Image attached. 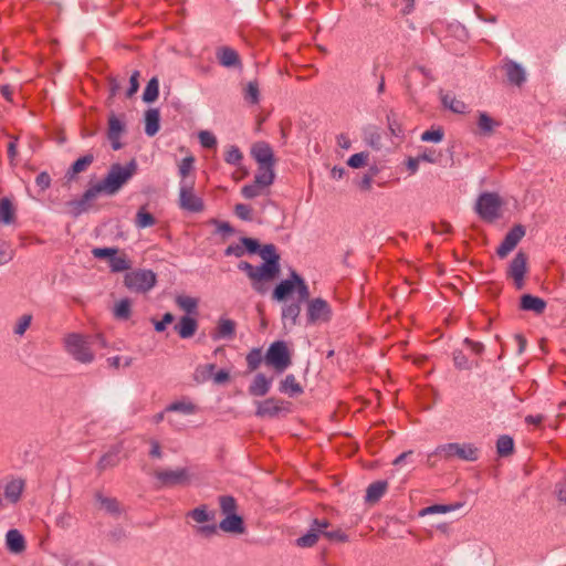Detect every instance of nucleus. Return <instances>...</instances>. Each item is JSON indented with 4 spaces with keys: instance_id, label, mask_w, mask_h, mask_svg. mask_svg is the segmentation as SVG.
Here are the masks:
<instances>
[{
    "instance_id": "f257e3e1",
    "label": "nucleus",
    "mask_w": 566,
    "mask_h": 566,
    "mask_svg": "<svg viewBox=\"0 0 566 566\" xmlns=\"http://www.w3.org/2000/svg\"><path fill=\"white\" fill-rule=\"evenodd\" d=\"M136 171L137 164L134 159L126 166L113 164L106 176L99 182L86 189L80 199L69 202L72 214L77 217L86 212L92 207V201L102 193L107 196L116 195Z\"/></svg>"
},
{
    "instance_id": "f03ea898",
    "label": "nucleus",
    "mask_w": 566,
    "mask_h": 566,
    "mask_svg": "<svg viewBox=\"0 0 566 566\" xmlns=\"http://www.w3.org/2000/svg\"><path fill=\"white\" fill-rule=\"evenodd\" d=\"M258 253L264 260L262 265L254 266L247 261H241L238 268L245 272L254 290L263 292L262 283L272 281L280 273V254L273 244H265L259 249Z\"/></svg>"
},
{
    "instance_id": "7ed1b4c3",
    "label": "nucleus",
    "mask_w": 566,
    "mask_h": 566,
    "mask_svg": "<svg viewBox=\"0 0 566 566\" xmlns=\"http://www.w3.org/2000/svg\"><path fill=\"white\" fill-rule=\"evenodd\" d=\"M65 350L77 361L82 364H90L94 360L95 354L92 350L93 344H98L99 347H106V340L102 334L94 336H84L78 333L67 334L64 339Z\"/></svg>"
},
{
    "instance_id": "20e7f679",
    "label": "nucleus",
    "mask_w": 566,
    "mask_h": 566,
    "mask_svg": "<svg viewBox=\"0 0 566 566\" xmlns=\"http://www.w3.org/2000/svg\"><path fill=\"white\" fill-rule=\"evenodd\" d=\"M310 297L306 282L293 270L285 279V318L296 321L301 313V304Z\"/></svg>"
},
{
    "instance_id": "39448f33",
    "label": "nucleus",
    "mask_w": 566,
    "mask_h": 566,
    "mask_svg": "<svg viewBox=\"0 0 566 566\" xmlns=\"http://www.w3.org/2000/svg\"><path fill=\"white\" fill-rule=\"evenodd\" d=\"M245 359L249 373L256 370L261 364L273 373H280L283 370V340L274 342L264 356L260 348H253Z\"/></svg>"
},
{
    "instance_id": "423d86ee",
    "label": "nucleus",
    "mask_w": 566,
    "mask_h": 566,
    "mask_svg": "<svg viewBox=\"0 0 566 566\" xmlns=\"http://www.w3.org/2000/svg\"><path fill=\"white\" fill-rule=\"evenodd\" d=\"M503 201L495 192H483L475 202L474 210L479 217L486 221L493 222L501 217Z\"/></svg>"
},
{
    "instance_id": "0eeeda50",
    "label": "nucleus",
    "mask_w": 566,
    "mask_h": 566,
    "mask_svg": "<svg viewBox=\"0 0 566 566\" xmlns=\"http://www.w3.org/2000/svg\"><path fill=\"white\" fill-rule=\"evenodd\" d=\"M431 455H437L444 460L459 458L464 461H475L478 459V449L471 443H447L437 447Z\"/></svg>"
},
{
    "instance_id": "6e6552de",
    "label": "nucleus",
    "mask_w": 566,
    "mask_h": 566,
    "mask_svg": "<svg viewBox=\"0 0 566 566\" xmlns=\"http://www.w3.org/2000/svg\"><path fill=\"white\" fill-rule=\"evenodd\" d=\"M157 282V276L151 270H134L127 272L124 277V284L130 291L146 293L151 290Z\"/></svg>"
},
{
    "instance_id": "1a4fd4ad",
    "label": "nucleus",
    "mask_w": 566,
    "mask_h": 566,
    "mask_svg": "<svg viewBox=\"0 0 566 566\" xmlns=\"http://www.w3.org/2000/svg\"><path fill=\"white\" fill-rule=\"evenodd\" d=\"M154 476L161 488H174L177 485H188L191 480V474L187 468H179L176 470L163 469L156 470Z\"/></svg>"
},
{
    "instance_id": "9d476101",
    "label": "nucleus",
    "mask_w": 566,
    "mask_h": 566,
    "mask_svg": "<svg viewBox=\"0 0 566 566\" xmlns=\"http://www.w3.org/2000/svg\"><path fill=\"white\" fill-rule=\"evenodd\" d=\"M179 207L189 212H201L203 200L195 193V180L181 181L179 189Z\"/></svg>"
},
{
    "instance_id": "9b49d317",
    "label": "nucleus",
    "mask_w": 566,
    "mask_h": 566,
    "mask_svg": "<svg viewBox=\"0 0 566 566\" xmlns=\"http://www.w3.org/2000/svg\"><path fill=\"white\" fill-rule=\"evenodd\" d=\"M332 318V308L329 304L321 298L316 297L310 300L306 305V321L310 325H321L329 322Z\"/></svg>"
},
{
    "instance_id": "f8f14e48",
    "label": "nucleus",
    "mask_w": 566,
    "mask_h": 566,
    "mask_svg": "<svg viewBox=\"0 0 566 566\" xmlns=\"http://www.w3.org/2000/svg\"><path fill=\"white\" fill-rule=\"evenodd\" d=\"M273 170L264 169L263 171H258L253 182L243 186L241 189V193L247 199H253L255 197H259L263 192V190L273 182Z\"/></svg>"
},
{
    "instance_id": "ddd939ff",
    "label": "nucleus",
    "mask_w": 566,
    "mask_h": 566,
    "mask_svg": "<svg viewBox=\"0 0 566 566\" xmlns=\"http://www.w3.org/2000/svg\"><path fill=\"white\" fill-rule=\"evenodd\" d=\"M527 271V256L524 252H517L507 269V276L514 281L517 290L524 287V276Z\"/></svg>"
},
{
    "instance_id": "4468645a",
    "label": "nucleus",
    "mask_w": 566,
    "mask_h": 566,
    "mask_svg": "<svg viewBox=\"0 0 566 566\" xmlns=\"http://www.w3.org/2000/svg\"><path fill=\"white\" fill-rule=\"evenodd\" d=\"M324 527H329V522L326 518H314L306 534L296 539V545L300 547L314 546L322 536Z\"/></svg>"
},
{
    "instance_id": "2eb2a0df",
    "label": "nucleus",
    "mask_w": 566,
    "mask_h": 566,
    "mask_svg": "<svg viewBox=\"0 0 566 566\" xmlns=\"http://www.w3.org/2000/svg\"><path fill=\"white\" fill-rule=\"evenodd\" d=\"M525 235V229L523 226L517 224L514 226L504 237L502 243L499 245L496 253L497 255L503 259L505 258L510 252H512L515 247L518 244V242L523 239Z\"/></svg>"
},
{
    "instance_id": "dca6fc26",
    "label": "nucleus",
    "mask_w": 566,
    "mask_h": 566,
    "mask_svg": "<svg viewBox=\"0 0 566 566\" xmlns=\"http://www.w3.org/2000/svg\"><path fill=\"white\" fill-rule=\"evenodd\" d=\"M251 154L259 163L258 171L264 169L273 170V153L271 147L265 143H256L252 146Z\"/></svg>"
},
{
    "instance_id": "f3484780",
    "label": "nucleus",
    "mask_w": 566,
    "mask_h": 566,
    "mask_svg": "<svg viewBox=\"0 0 566 566\" xmlns=\"http://www.w3.org/2000/svg\"><path fill=\"white\" fill-rule=\"evenodd\" d=\"M122 446H113L106 453H104L96 464L98 473H103L108 469L117 467L120 462Z\"/></svg>"
},
{
    "instance_id": "a211bd4d",
    "label": "nucleus",
    "mask_w": 566,
    "mask_h": 566,
    "mask_svg": "<svg viewBox=\"0 0 566 566\" xmlns=\"http://www.w3.org/2000/svg\"><path fill=\"white\" fill-rule=\"evenodd\" d=\"M273 374V371L270 376H266L264 373L256 374L252 384L249 386V394L255 397L265 396L270 390Z\"/></svg>"
},
{
    "instance_id": "6ab92c4d",
    "label": "nucleus",
    "mask_w": 566,
    "mask_h": 566,
    "mask_svg": "<svg viewBox=\"0 0 566 566\" xmlns=\"http://www.w3.org/2000/svg\"><path fill=\"white\" fill-rule=\"evenodd\" d=\"M24 488H25L24 480H22L20 478L10 479L3 488L4 499L8 502L13 503V504L19 502Z\"/></svg>"
},
{
    "instance_id": "aec40b11",
    "label": "nucleus",
    "mask_w": 566,
    "mask_h": 566,
    "mask_svg": "<svg viewBox=\"0 0 566 566\" xmlns=\"http://www.w3.org/2000/svg\"><path fill=\"white\" fill-rule=\"evenodd\" d=\"M124 124L115 115H112L108 118L107 137L114 150H118L123 147L122 143L119 142V138L120 135L124 133Z\"/></svg>"
},
{
    "instance_id": "412c9836",
    "label": "nucleus",
    "mask_w": 566,
    "mask_h": 566,
    "mask_svg": "<svg viewBox=\"0 0 566 566\" xmlns=\"http://www.w3.org/2000/svg\"><path fill=\"white\" fill-rule=\"evenodd\" d=\"M503 67H504L506 77L511 84L521 86L522 84L525 83L526 72L521 64H518L514 61H509L504 64Z\"/></svg>"
},
{
    "instance_id": "4be33fe9",
    "label": "nucleus",
    "mask_w": 566,
    "mask_h": 566,
    "mask_svg": "<svg viewBox=\"0 0 566 566\" xmlns=\"http://www.w3.org/2000/svg\"><path fill=\"white\" fill-rule=\"evenodd\" d=\"M174 329L179 335V337L184 339L190 338L196 334L198 329V322L196 318L185 315L174 326Z\"/></svg>"
},
{
    "instance_id": "5701e85b",
    "label": "nucleus",
    "mask_w": 566,
    "mask_h": 566,
    "mask_svg": "<svg viewBox=\"0 0 566 566\" xmlns=\"http://www.w3.org/2000/svg\"><path fill=\"white\" fill-rule=\"evenodd\" d=\"M94 156L93 154H86L75 160L69 170L65 174V178L67 181L75 179L76 175L87 170V168L93 164Z\"/></svg>"
},
{
    "instance_id": "b1692460",
    "label": "nucleus",
    "mask_w": 566,
    "mask_h": 566,
    "mask_svg": "<svg viewBox=\"0 0 566 566\" xmlns=\"http://www.w3.org/2000/svg\"><path fill=\"white\" fill-rule=\"evenodd\" d=\"M219 527L227 533L242 534L244 532L243 520L237 513L227 515L220 522Z\"/></svg>"
},
{
    "instance_id": "393cba45",
    "label": "nucleus",
    "mask_w": 566,
    "mask_h": 566,
    "mask_svg": "<svg viewBox=\"0 0 566 566\" xmlns=\"http://www.w3.org/2000/svg\"><path fill=\"white\" fill-rule=\"evenodd\" d=\"M520 306L523 311H530L536 314H542L546 308V302L538 296L524 294L521 297Z\"/></svg>"
},
{
    "instance_id": "a878e982",
    "label": "nucleus",
    "mask_w": 566,
    "mask_h": 566,
    "mask_svg": "<svg viewBox=\"0 0 566 566\" xmlns=\"http://www.w3.org/2000/svg\"><path fill=\"white\" fill-rule=\"evenodd\" d=\"M94 497L99 504V507L106 513L111 515H119L122 513V506L117 499L105 496L102 492H96Z\"/></svg>"
},
{
    "instance_id": "bb28decb",
    "label": "nucleus",
    "mask_w": 566,
    "mask_h": 566,
    "mask_svg": "<svg viewBox=\"0 0 566 566\" xmlns=\"http://www.w3.org/2000/svg\"><path fill=\"white\" fill-rule=\"evenodd\" d=\"M8 549L13 554H20L25 549V541L18 530H10L6 535Z\"/></svg>"
},
{
    "instance_id": "cd10ccee",
    "label": "nucleus",
    "mask_w": 566,
    "mask_h": 566,
    "mask_svg": "<svg viewBox=\"0 0 566 566\" xmlns=\"http://www.w3.org/2000/svg\"><path fill=\"white\" fill-rule=\"evenodd\" d=\"M160 113L157 108H149L145 113V133L153 137L160 128Z\"/></svg>"
},
{
    "instance_id": "c85d7f7f",
    "label": "nucleus",
    "mask_w": 566,
    "mask_h": 566,
    "mask_svg": "<svg viewBox=\"0 0 566 566\" xmlns=\"http://www.w3.org/2000/svg\"><path fill=\"white\" fill-rule=\"evenodd\" d=\"M281 411V405L279 400L273 398L258 402L256 416L259 417H275Z\"/></svg>"
},
{
    "instance_id": "c756f323",
    "label": "nucleus",
    "mask_w": 566,
    "mask_h": 566,
    "mask_svg": "<svg viewBox=\"0 0 566 566\" xmlns=\"http://www.w3.org/2000/svg\"><path fill=\"white\" fill-rule=\"evenodd\" d=\"M217 56L220 64L226 67H234L240 65L239 54L231 48L223 46L219 49Z\"/></svg>"
},
{
    "instance_id": "7c9ffc66",
    "label": "nucleus",
    "mask_w": 566,
    "mask_h": 566,
    "mask_svg": "<svg viewBox=\"0 0 566 566\" xmlns=\"http://www.w3.org/2000/svg\"><path fill=\"white\" fill-rule=\"evenodd\" d=\"M235 333V323L231 319H220L216 332L212 334L214 339L232 338Z\"/></svg>"
},
{
    "instance_id": "2f4dec72",
    "label": "nucleus",
    "mask_w": 566,
    "mask_h": 566,
    "mask_svg": "<svg viewBox=\"0 0 566 566\" xmlns=\"http://www.w3.org/2000/svg\"><path fill=\"white\" fill-rule=\"evenodd\" d=\"M388 483L386 481H376L371 483L366 491V501L369 503L377 502L387 491Z\"/></svg>"
},
{
    "instance_id": "473e14b6",
    "label": "nucleus",
    "mask_w": 566,
    "mask_h": 566,
    "mask_svg": "<svg viewBox=\"0 0 566 566\" xmlns=\"http://www.w3.org/2000/svg\"><path fill=\"white\" fill-rule=\"evenodd\" d=\"M15 220V209L9 198L0 199V222L4 224L13 223Z\"/></svg>"
},
{
    "instance_id": "72a5a7b5",
    "label": "nucleus",
    "mask_w": 566,
    "mask_h": 566,
    "mask_svg": "<svg viewBox=\"0 0 566 566\" xmlns=\"http://www.w3.org/2000/svg\"><path fill=\"white\" fill-rule=\"evenodd\" d=\"M441 102L446 108H449L453 113L464 114L467 112V105L462 101L458 99L453 94H442Z\"/></svg>"
},
{
    "instance_id": "f704fd0d",
    "label": "nucleus",
    "mask_w": 566,
    "mask_h": 566,
    "mask_svg": "<svg viewBox=\"0 0 566 566\" xmlns=\"http://www.w3.org/2000/svg\"><path fill=\"white\" fill-rule=\"evenodd\" d=\"M156 224V218L146 210V206L138 209L135 218V226L139 229L153 227Z\"/></svg>"
},
{
    "instance_id": "c9c22d12",
    "label": "nucleus",
    "mask_w": 566,
    "mask_h": 566,
    "mask_svg": "<svg viewBox=\"0 0 566 566\" xmlns=\"http://www.w3.org/2000/svg\"><path fill=\"white\" fill-rule=\"evenodd\" d=\"M109 268L112 272H123L132 268V261L125 253L114 254L109 260Z\"/></svg>"
},
{
    "instance_id": "e433bc0d",
    "label": "nucleus",
    "mask_w": 566,
    "mask_h": 566,
    "mask_svg": "<svg viewBox=\"0 0 566 566\" xmlns=\"http://www.w3.org/2000/svg\"><path fill=\"white\" fill-rule=\"evenodd\" d=\"M187 515L189 517H191L195 522L199 523V524H202V523L210 522V521L214 520V513L213 512H209L207 510L206 505H200V506L189 511Z\"/></svg>"
},
{
    "instance_id": "4c0bfd02",
    "label": "nucleus",
    "mask_w": 566,
    "mask_h": 566,
    "mask_svg": "<svg viewBox=\"0 0 566 566\" xmlns=\"http://www.w3.org/2000/svg\"><path fill=\"white\" fill-rule=\"evenodd\" d=\"M159 95V82L157 77H153L148 81L145 91L143 93V99L146 103H151L158 98Z\"/></svg>"
},
{
    "instance_id": "58836bf2",
    "label": "nucleus",
    "mask_w": 566,
    "mask_h": 566,
    "mask_svg": "<svg viewBox=\"0 0 566 566\" xmlns=\"http://www.w3.org/2000/svg\"><path fill=\"white\" fill-rule=\"evenodd\" d=\"M462 504L457 503L454 505H443V504H434L428 507H424L420 511V516L429 515V514H444L452 512L457 509H460Z\"/></svg>"
},
{
    "instance_id": "ea45409f",
    "label": "nucleus",
    "mask_w": 566,
    "mask_h": 566,
    "mask_svg": "<svg viewBox=\"0 0 566 566\" xmlns=\"http://www.w3.org/2000/svg\"><path fill=\"white\" fill-rule=\"evenodd\" d=\"M132 315V302L128 298L120 300L115 308L114 316L118 319H128Z\"/></svg>"
},
{
    "instance_id": "a19ab883",
    "label": "nucleus",
    "mask_w": 566,
    "mask_h": 566,
    "mask_svg": "<svg viewBox=\"0 0 566 566\" xmlns=\"http://www.w3.org/2000/svg\"><path fill=\"white\" fill-rule=\"evenodd\" d=\"M495 126L496 123L486 113L481 112L479 114L478 127L483 135H490Z\"/></svg>"
},
{
    "instance_id": "79ce46f5",
    "label": "nucleus",
    "mask_w": 566,
    "mask_h": 566,
    "mask_svg": "<svg viewBox=\"0 0 566 566\" xmlns=\"http://www.w3.org/2000/svg\"><path fill=\"white\" fill-rule=\"evenodd\" d=\"M514 441L510 436H501L496 442V450L501 457H506L513 452Z\"/></svg>"
},
{
    "instance_id": "37998d69",
    "label": "nucleus",
    "mask_w": 566,
    "mask_h": 566,
    "mask_svg": "<svg viewBox=\"0 0 566 566\" xmlns=\"http://www.w3.org/2000/svg\"><path fill=\"white\" fill-rule=\"evenodd\" d=\"M195 169V157L187 156L185 157L178 165L179 176L181 177V181H189L188 176Z\"/></svg>"
},
{
    "instance_id": "c03bdc74",
    "label": "nucleus",
    "mask_w": 566,
    "mask_h": 566,
    "mask_svg": "<svg viewBox=\"0 0 566 566\" xmlns=\"http://www.w3.org/2000/svg\"><path fill=\"white\" fill-rule=\"evenodd\" d=\"M219 505L223 514L230 515L237 513V501L231 495H221L219 496Z\"/></svg>"
},
{
    "instance_id": "a18cd8bd",
    "label": "nucleus",
    "mask_w": 566,
    "mask_h": 566,
    "mask_svg": "<svg viewBox=\"0 0 566 566\" xmlns=\"http://www.w3.org/2000/svg\"><path fill=\"white\" fill-rule=\"evenodd\" d=\"M214 369V364L200 365L196 368L195 379L198 382H205L212 377Z\"/></svg>"
},
{
    "instance_id": "49530a36",
    "label": "nucleus",
    "mask_w": 566,
    "mask_h": 566,
    "mask_svg": "<svg viewBox=\"0 0 566 566\" xmlns=\"http://www.w3.org/2000/svg\"><path fill=\"white\" fill-rule=\"evenodd\" d=\"M322 536L328 539L329 542L345 543L348 541V536L340 528L328 530V527H324L322 532Z\"/></svg>"
},
{
    "instance_id": "de8ad7c7",
    "label": "nucleus",
    "mask_w": 566,
    "mask_h": 566,
    "mask_svg": "<svg viewBox=\"0 0 566 566\" xmlns=\"http://www.w3.org/2000/svg\"><path fill=\"white\" fill-rule=\"evenodd\" d=\"M368 160H369V153L360 151V153H356V154L352 155L347 159V165L350 168L358 169V168L366 166L368 164Z\"/></svg>"
},
{
    "instance_id": "09e8293b",
    "label": "nucleus",
    "mask_w": 566,
    "mask_h": 566,
    "mask_svg": "<svg viewBox=\"0 0 566 566\" xmlns=\"http://www.w3.org/2000/svg\"><path fill=\"white\" fill-rule=\"evenodd\" d=\"M176 304L188 314L196 312L198 306L196 298L182 295L177 296Z\"/></svg>"
},
{
    "instance_id": "8fccbe9b",
    "label": "nucleus",
    "mask_w": 566,
    "mask_h": 566,
    "mask_svg": "<svg viewBox=\"0 0 566 566\" xmlns=\"http://www.w3.org/2000/svg\"><path fill=\"white\" fill-rule=\"evenodd\" d=\"M303 392V386L295 379L294 376H285V394L290 396H298Z\"/></svg>"
},
{
    "instance_id": "3c124183",
    "label": "nucleus",
    "mask_w": 566,
    "mask_h": 566,
    "mask_svg": "<svg viewBox=\"0 0 566 566\" xmlns=\"http://www.w3.org/2000/svg\"><path fill=\"white\" fill-rule=\"evenodd\" d=\"M260 91L256 82H249L244 88V99L250 104L259 102Z\"/></svg>"
},
{
    "instance_id": "603ef678",
    "label": "nucleus",
    "mask_w": 566,
    "mask_h": 566,
    "mask_svg": "<svg viewBox=\"0 0 566 566\" xmlns=\"http://www.w3.org/2000/svg\"><path fill=\"white\" fill-rule=\"evenodd\" d=\"M166 411H179L189 415L196 412V406L192 402L175 401L166 407Z\"/></svg>"
},
{
    "instance_id": "864d4df0",
    "label": "nucleus",
    "mask_w": 566,
    "mask_h": 566,
    "mask_svg": "<svg viewBox=\"0 0 566 566\" xmlns=\"http://www.w3.org/2000/svg\"><path fill=\"white\" fill-rule=\"evenodd\" d=\"M444 137V132L442 128H436V129H430V130H426L421 134V140L422 142H426V143H440L442 142Z\"/></svg>"
},
{
    "instance_id": "5fc2aeb1",
    "label": "nucleus",
    "mask_w": 566,
    "mask_h": 566,
    "mask_svg": "<svg viewBox=\"0 0 566 566\" xmlns=\"http://www.w3.org/2000/svg\"><path fill=\"white\" fill-rule=\"evenodd\" d=\"M224 160L230 165H239L242 160V153L237 146H230L224 154Z\"/></svg>"
},
{
    "instance_id": "6e6d98bb",
    "label": "nucleus",
    "mask_w": 566,
    "mask_h": 566,
    "mask_svg": "<svg viewBox=\"0 0 566 566\" xmlns=\"http://www.w3.org/2000/svg\"><path fill=\"white\" fill-rule=\"evenodd\" d=\"M198 137H199V142L203 148H214L217 146L216 136L208 130H201L199 133Z\"/></svg>"
},
{
    "instance_id": "4d7b16f0",
    "label": "nucleus",
    "mask_w": 566,
    "mask_h": 566,
    "mask_svg": "<svg viewBox=\"0 0 566 566\" xmlns=\"http://www.w3.org/2000/svg\"><path fill=\"white\" fill-rule=\"evenodd\" d=\"M31 322H32V315L31 314L22 315L19 318V321H18V323H17V325L14 327V334L19 335V336H22L25 333V331L30 327Z\"/></svg>"
},
{
    "instance_id": "13d9d810",
    "label": "nucleus",
    "mask_w": 566,
    "mask_h": 566,
    "mask_svg": "<svg viewBox=\"0 0 566 566\" xmlns=\"http://www.w3.org/2000/svg\"><path fill=\"white\" fill-rule=\"evenodd\" d=\"M118 253L117 248H94L92 250V254L96 259H109L114 256V254Z\"/></svg>"
},
{
    "instance_id": "bf43d9fd",
    "label": "nucleus",
    "mask_w": 566,
    "mask_h": 566,
    "mask_svg": "<svg viewBox=\"0 0 566 566\" xmlns=\"http://www.w3.org/2000/svg\"><path fill=\"white\" fill-rule=\"evenodd\" d=\"M234 213L241 220H251L252 219V208L244 203H238L234 207Z\"/></svg>"
},
{
    "instance_id": "052dcab7",
    "label": "nucleus",
    "mask_w": 566,
    "mask_h": 566,
    "mask_svg": "<svg viewBox=\"0 0 566 566\" xmlns=\"http://www.w3.org/2000/svg\"><path fill=\"white\" fill-rule=\"evenodd\" d=\"M453 361L455 367L459 369H470L472 366L467 356L461 350H455L453 353Z\"/></svg>"
},
{
    "instance_id": "680f3d73",
    "label": "nucleus",
    "mask_w": 566,
    "mask_h": 566,
    "mask_svg": "<svg viewBox=\"0 0 566 566\" xmlns=\"http://www.w3.org/2000/svg\"><path fill=\"white\" fill-rule=\"evenodd\" d=\"M10 138L11 139L8 144L7 154H8L10 164L12 166H15L17 165L15 159L18 157V145H17L18 138L14 136H11Z\"/></svg>"
},
{
    "instance_id": "e2e57ef3",
    "label": "nucleus",
    "mask_w": 566,
    "mask_h": 566,
    "mask_svg": "<svg viewBox=\"0 0 566 566\" xmlns=\"http://www.w3.org/2000/svg\"><path fill=\"white\" fill-rule=\"evenodd\" d=\"M175 321V316L171 313H165L161 321H153L154 327L156 332H164L168 324H171Z\"/></svg>"
},
{
    "instance_id": "0e129e2a",
    "label": "nucleus",
    "mask_w": 566,
    "mask_h": 566,
    "mask_svg": "<svg viewBox=\"0 0 566 566\" xmlns=\"http://www.w3.org/2000/svg\"><path fill=\"white\" fill-rule=\"evenodd\" d=\"M139 75L140 74H139L138 71H134L133 74L130 75L129 88L126 92V97H128V98L133 97L134 94L138 91V88H139V82H138Z\"/></svg>"
},
{
    "instance_id": "69168bd1",
    "label": "nucleus",
    "mask_w": 566,
    "mask_h": 566,
    "mask_svg": "<svg viewBox=\"0 0 566 566\" xmlns=\"http://www.w3.org/2000/svg\"><path fill=\"white\" fill-rule=\"evenodd\" d=\"M197 535L209 538L217 534V525H202L195 528Z\"/></svg>"
},
{
    "instance_id": "338daca9",
    "label": "nucleus",
    "mask_w": 566,
    "mask_h": 566,
    "mask_svg": "<svg viewBox=\"0 0 566 566\" xmlns=\"http://www.w3.org/2000/svg\"><path fill=\"white\" fill-rule=\"evenodd\" d=\"M241 243L243 244L244 252L248 251L249 253H258L260 249V244L258 240L252 238H242Z\"/></svg>"
},
{
    "instance_id": "774afa93",
    "label": "nucleus",
    "mask_w": 566,
    "mask_h": 566,
    "mask_svg": "<svg viewBox=\"0 0 566 566\" xmlns=\"http://www.w3.org/2000/svg\"><path fill=\"white\" fill-rule=\"evenodd\" d=\"M35 184H36V186L41 190L48 189L50 187V185H51V177H50V175L48 172H45V171L40 172L36 176Z\"/></svg>"
}]
</instances>
